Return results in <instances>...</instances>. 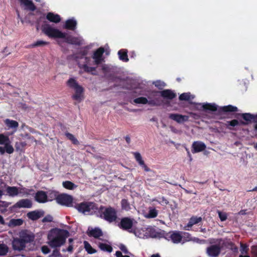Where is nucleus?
I'll return each mask as SVG.
<instances>
[{"instance_id": "6e6d98bb", "label": "nucleus", "mask_w": 257, "mask_h": 257, "mask_svg": "<svg viewBox=\"0 0 257 257\" xmlns=\"http://www.w3.org/2000/svg\"><path fill=\"white\" fill-rule=\"evenodd\" d=\"M61 255L60 251L58 249H55L53 250L51 256L53 257L60 256Z\"/></svg>"}, {"instance_id": "72a5a7b5", "label": "nucleus", "mask_w": 257, "mask_h": 257, "mask_svg": "<svg viewBox=\"0 0 257 257\" xmlns=\"http://www.w3.org/2000/svg\"><path fill=\"white\" fill-rule=\"evenodd\" d=\"M203 110L205 111L209 110L211 111H215L217 110V105L215 103H205L202 105Z\"/></svg>"}, {"instance_id": "e433bc0d", "label": "nucleus", "mask_w": 257, "mask_h": 257, "mask_svg": "<svg viewBox=\"0 0 257 257\" xmlns=\"http://www.w3.org/2000/svg\"><path fill=\"white\" fill-rule=\"evenodd\" d=\"M158 211L155 208H150L148 213L146 215L147 218H154L157 216Z\"/></svg>"}, {"instance_id": "864d4df0", "label": "nucleus", "mask_w": 257, "mask_h": 257, "mask_svg": "<svg viewBox=\"0 0 257 257\" xmlns=\"http://www.w3.org/2000/svg\"><path fill=\"white\" fill-rule=\"evenodd\" d=\"M119 249L125 254H131V252L128 251L126 247L123 244H120L119 246Z\"/></svg>"}, {"instance_id": "a878e982", "label": "nucleus", "mask_w": 257, "mask_h": 257, "mask_svg": "<svg viewBox=\"0 0 257 257\" xmlns=\"http://www.w3.org/2000/svg\"><path fill=\"white\" fill-rule=\"evenodd\" d=\"M46 18L49 22L56 24L61 21L60 16L58 14H56L52 12L48 13Z\"/></svg>"}, {"instance_id": "4c0bfd02", "label": "nucleus", "mask_w": 257, "mask_h": 257, "mask_svg": "<svg viewBox=\"0 0 257 257\" xmlns=\"http://www.w3.org/2000/svg\"><path fill=\"white\" fill-rule=\"evenodd\" d=\"M98 246L101 250L103 251H107L108 252H112L113 249L111 245L106 243H99L98 244Z\"/></svg>"}, {"instance_id": "c9c22d12", "label": "nucleus", "mask_w": 257, "mask_h": 257, "mask_svg": "<svg viewBox=\"0 0 257 257\" xmlns=\"http://www.w3.org/2000/svg\"><path fill=\"white\" fill-rule=\"evenodd\" d=\"M63 186L68 190H74L77 187V185L70 181H66L63 182Z\"/></svg>"}, {"instance_id": "aec40b11", "label": "nucleus", "mask_w": 257, "mask_h": 257, "mask_svg": "<svg viewBox=\"0 0 257 257\" xmlns=\"http://www.w3.org/2000/svg\"><path fill=\"white\" fill-rule=\"evenodd\" d=\"M63 39H64L65 42L69 44L75 45L79 46L82 44V40L80 38L71 36H67L66 33L65 38H63Z\"/></svg>"}, {"instance_id": "393cba45", "label": "nucleus", "mask_w": 257, "mask_h": 257, "mask_svg": "<svg viewBox=\"0 0 257 257\" xmlns=\"http://www.w3.org/2000/svg\"><path fill=\"white\" fill-rule=\"evenodd\" d=\"M87 234L89 236L93 237L95 238H98L103 235L102 230L98 227L89 230V231L87 232Z\"/></svg>"}, {"instance_id": "473e14b6", "label": "nucleus", "mask_w": 257, "mask_h": 257, "mask_svg": "<svg viewBox=\"0 0 257 257\" xmlns=\"http://www.w3.org/2000/svg\"><path fill=\"white\" fill-rule=\"evenodd\" d=\"M239 124H240V122H239L237 119H234L230 121H227L224 123V125L229 130H234V129L233 128V127L237 126Z\"/></svg>"}, {"instance_id": "6e6552de", "label": "nucleus", "mask_w": 257, "mask_h": 257, "mask_svg": "<svg viewBox=\"0 0 257 257\" xmlns=\"http://www.w3.org/2000/svg\"><path fill=\"white\" fill-rule=\"evenodd\" d=\"M56 200L57 203L66 207H73V197L67 194H60L57 196Z\"/></svg>"}, {"instance_id": "4be33fe9", "label": "nucleus", "mask_w": 257, "mask_h": 257, "mask_svg": "<svg viewBox=\"0 0 257 257\" xmlns=\"http://www.w3.org/2000/svg\"><path fill=\"white\" fill-rule=\"evenodd\" d=\"M35 200L39 203H45L48 201V195L44 191H38L35 196Z\"/></svg>"}, {"instance_id": "1a4fd4ad", "label": "nucleus", "mask_w": 257, "mask_h": 257, "mask_svg": "<svg viewBox=\"0 0 257 257\" xmlns=\"http://www.w3.org/2000/svg\"><path fill=\"white\" fill-rule=\"evenodd\" d=\"M10 144V141L9 137L3 134H0V145H4L6 152L11 154L14 152V149Z\"/></svg>"}, {"instance_id": "338daca9", "label": "nucleus", "mask_w": 257, "mask_h": 257, "mask_svg": "<svg viewBox=\"0 0 257 257\" xmlns=\"http://www.w3.org/2000/svg\"><path fill=\"white\" fill-rule=\"evenodd\" d=\"M73 249V245H72V244H70V245L68 246V247H67V250L68 252H72Z\"/></svg>"}, {"instance_id": "0eeeda50", "label": "nucleus", "mask_w": 257, "mask_h": 257, "mask_svg": "<svg viewBox=\"0 0 257 257\" xmlns=\"http://www.w3.org/2000/svg\"><path fill=\"white\" fill-rule=\"evenodd\" d=\"M168 241H171L175 244H178L181 242L183 239L181 232L179 231H172L166 232L164 231V237Z\"/></svg>"}, {"instance_id": "052dcab7", "label": "nucleus", "mask_w": 257, "mask_h": 257, "mask_svg": "<svg viewBox=\"0 0 257 257\" xmlns=\"http://www.w3.org/2000/svg\"><path fill=\"white\" fill-rule=\"evenodd\" d=\"M28 189L26 188H21L19 189V194H26L28 195L29 192L28 191Z\"/></svg>"}, {"instance_id": "7c9ffc66", "label": "nucleus", "mask_w": 257, "mask_h": 257, "mask_svg": "<svg viewBox=\"0 0 257 257\" xmlns=\"http://www.w3.org/2000/svg\"><path fill=\"white\" fill-rule=\"evenodd\" d=\"M6 191L8 194L12 197L17 196L19 194V188L16 186H8Z\"/></svg>"}, {"instance_id": "dca6fc26", "label": "nucleus", "mask_w": 257, "mask_h": 257, "mask_svg": "<svg viewBox=\"0 0 257 257\" xmlns=\"http://www.w3.org/2000/svg\"><path fill=\"white\" fill-rule=\"evenodd\" d=\"M206 146L205 144L201 141H195L192 145L191 152L195 154L202 152L205 150Z\"/></svg>"}, {"instance_id": "f3484780", "label": "nucleus", "mask_w": 257, "mask_h": 257, "mask_svg": "<svg viewBox=\"0 0 257 257\" xmlns=\"http://www.w3.org/2000/svg\"><path fill=\"white\" fill-rule=\"evenodd\" d=\"M135 158L136 161L138 162L139 165L144 169V171L146 172H153L151 169H150L145 163L144 161L143 160L141 155L139 152H134L133 153Z\"/></svg>"}, {"instance_id": "b1692460", "label": "nucleus", "mask_w": 257, "mask_h": 257, "mask_svg": "<svg viewBox=\"0 0 257 257\" xmlns=\"http://www.w3.org/2000/svg\"><path fill=\"white\" fill-rule=\"evenodd\" d=\"M147 233L152 238H163L164 231L163 230L161 232L157 231L156 230L153 228H148Z\"/></svg>"}, {"instance_id": "de8ad7c7", "label": "nucleus", "mask_w": 257, "mask_h": 257, "mask_svg": "<svg viewBox=\"0 0 257 257\" xmlns=\"http://www.w3.org/2000/svg\"><path fill=\"white\" fill-rule=\"evenodd\" d=\"M49 44V42L44 41L42 40H38L35 43L33 44L31 46L32 47H39V46H42L44 45H47Z\"/></svg>"}, {"instance_id": "5701e85b", "label": "nucleus", "mask_w": 257, "mask_h": 257, "mask_svg": "<svg viewBox=\"0 0 257 257\" xmlns=\"http://www.w3.org/2000/svg\"><path fill=\"white\" fill-rule=\"evenodd\" d=\"M201 217H197L196 216H192L187 223V224L184 227V229L186 230H190L192 226L202 221Z\"/></svg>"}, {"instance_id": "f704fd0d", "label": "nucleus", "mask_w": 257, "mask_h": 257, "mask_svg": "<svg viewBox=\"0 0 257 257\" xmlns=\"http://www.w3.org/2000/svg\"><path fill=\"white\" fill-rule=\"evenodd\" d=\"M23 223L22 219H12L10 220L8 225L11 227L20 226Z\"/></svg>"}, {"instance_id": "bf43d9fd", "label": "nucleus", "mask_w": 257, "mask_h": 257, "mask_svg": "<svg viewBox=\"0 0 257 257\" xmlns=\"http://www.w3.org/2000/svg\"><path fill=\"white\" fill-rule=\"evenodd\" d=\"M102 70L103 72L106 74L110 70V68L106 65H103L102 66Z\"/></svg>"}, {"instance_id": "f257e3e1", "label": "nucleus", "mask_w": 257, "mask_h": 257, "mask_svg": "<svg viewBox=\"0 0 257 257\" xmlns=\"http://www.w3.org/2000/svg\"><path fill=\"white\" fill-rule=\"evenodd\" d=\"M68 231L57 228L52 229L48 234L49 244L52 247H60L65 244L69 236Z\"/></svg>"}, {"instance_id": "49530a36", "label": "nucleus", "mask_w": 257, "mask_h": 257, "mask_svg": "<svg viewBox=\"0 0 257 257\" xmlns=\"http://www.w3.org/2000/svg\"><path fill=\"white\" fill-rule=\"evenodd\" d=\"M190 93H183L180 95L179 99L181 101H188L190 99Z\"/></svg>"}, {"instance_id": "603ef678", "label": "nucleus", "mask_w": 257, "mask_h": 257, "mask_svg": "<svg viewBox=\"0 0 257 257\" xmlns=\"http://www.w3.org/2000/svg\"><path fill=\"white\" fill-rule=\"evenodd\" d=\"M219 217L221 221H224L227 219V215L225 213L218 211Z\"/></svg>"}, {"instance_id": "79ce46f5", "label": "nucleus", "mask_w": 257, "mask_h": 257, "mask_svg": "<svg viewBox=\"0 0 257 257\" xmlns=\"http://www.w3.org/2000/svg\"><path fill=\"white\" fill-rule=\"evenodd\" d=\"M121 209L128 211L131 209L130 204L128 200L125 199H122L121 201Z\"/></svg>"}, {"instance_id": "cd10ccee", "label": "nucleus", "mask_w": 257, "mask_h": 257, "mask_svg": "<svg viewBox=\"0 0 257 257\" xmlns=\"http://www.w3.org/2000/svg\"><path fill=\"white\" fill-rule=\"evenodd\" d=\"M77 22L74 19H70L66 21L64 28L67 30L75 31L76 29Z\"/></svg>"}, {"instance_id": "2f4dec72", "label": "nucleus", "mask_w": 257, "mask_h": 257, "mask_svg": "<svg viewBox=\"0 0 257 257\" xmlns=\"http://www.w3.org/2000/svg\"><path fill=\"white\" fill-rule=\"evenodd\" d=\"M119 59L125 62L128 61L127 50L126 49H121L118 52Z\"/></svg>"}, {"instance_id": "a19ab883", "label": "nucleus", "mask_w": 257, "mask_h": 257, "mask_svg": "<svg viewBox=\"0 0 257 257\" xmlns=\"http://www.w3.org/2000/svg\"><path fill=\"white\" fill-rule=\"evenodd\" d=\"M85 72L87 73H91L92 75H95V73H93V71L96 70V68L93 67H89L87 64H83L81 67Z\"/></svg>"}, {"instance_id": "7ed1b4c3", "label": "nucleus", "mask_w": 257, "mask_h": 257, "mask_svg": "<svg viewBox=\"0 0 257 257\" xmlns=\"http://www.w3.org/2000/svg\"><path fill=\"white\" fill-rule=\"evenodd\" d=\"M67 85L70 88L75 90V94L72 96L73 100H77L79 102L83 99L84 88L80 85L77 81L73 78H69L66 82Z\"/></svg>"}, {"instance_id": "423d86ee", "label": "nucleus", "mask_w": 257, "mask_h": 257, "mask_svg": "<svg viewBox=\"0 0 257 257\" xmlns=\"http://www.w3.org/2000/svg\"><path fill=\"white\" fill-rule=\"evenodd\" d=\"M135 223L137 221L134 219L128 217H122L118 224V226L123 230H126L129 232H133L132 228Z\"/></svg>"}, {"instance_id": "6ab92c4d", "label": "nucleus", "mask_w": 257, "mask_h": 257, "mask_svg": "<svg viewBox=\"0 0 257 257\" xmlns=\"http://www.w3.org/2000/svg\"><path fill=\"white\" fill-rule=\"evenodd\" d=\"M32 203L30 200L28 199H23L20 200L16 203H15L13 207V208H30L32 207Z\"/></svg>"}, {"instance_id": "ea45409f", "label": "nucleus", "mask_w": 257, "mask_h": 257, "mask_svg": "<svg viewBox=\"0 0 257 257\" xmlns=\"http://www.w3.org/2000/svg\"><path fill=\"white\" fill-rule=\"evenodd\" d=\"M84 248L88 253L92 254L96 252V250L92 247V246L88 241H84Z\"/></svg>"}, {"instance_id": "8fccbe9b", "label": "nucleus", "mask_w": 257, "mask_h": 257, "mask_svg": "<svg viewBox=\"0 0 257 257\" xmlns=\"http://www.w3.org/2000/svg\"><path fill=\"white\" fill-rule=\"evenodd\" d=\"M249 248L246 244L240 243V252L242 254L247 253Z\"/></svg>"}, {"instance_id": "39448f33", "label": "nucleus", "mask_w": 257, "mask_h": 257, "mask_svg": "<svg viewBox=\"0 0 257 257\" xmlns=\"http://www.w3.org/2000/svg\"><path fill=\"white\" fill-rule=\"evenodd\" d=\"M79 212L85 213L91 210L96 211L98 209L97 205L93 202H82L76 203L73 206Z\"/></svg>"}, {"instance_id": "2eb2a0df", "label": "nucleus", "mask_w": 257, "mask_h": 257, "mask_svg": "<svg viewBox=\"0 0 257 257\" xmlns=\"http://www.w3.org/2000/svg\"><path fill=\"white\" fill-rule=\"evenodd\" d=\"M169 118L178 123H182L189 120V117L188 115H182L178 113H170Z\"/></svg>"}, {"instance_id": "412c9836", "label": "nucleus", "mask_w": 257, "mask_h": 257, "mask_svg": "<svg viewBox=\"0 0 257 257\" xmlns=\"http://www.w3.org/2000/svg\"><path fill=\"white\" fill-rule=\"evenodd\" d=\"M19 238L26 245L27 243L32 242L34 239V235L28 233L26 231H22L20 233Z\"/></svg>"}, {"instance_id": "58836bf2", "label": "nucleus", "mask_w": 257, "mask_h": 257, "mask_svg": "<svg viewBox=\"0 0 257 257\" xmlns=\"http://www.w3.org/2000/svg\"><path fill=\"white\" fill-rule=\"evenodd\" d=\"M65 135L67 139L70 140L74 145H78L79 144V141L72 134L66 132Z\"/></svg>"}, {"instance_id": "69168bd1", "label": "nucleus", "mask_w": 257, "mask_h": 257, "mask_svg": "<svg viewBox=\"0 0 257 257\" xmlns=\"http://www.w3.org/2000/svg\"><path fill=\"white\" fill-rule=\"evenodd\" d=\"M0 202L2 203V204H1V206H4L5 207H8L9 205L10 204V203L5 201H0Z\"/></svg>"}, {"instance_id": "09e8293b", "label": "nucleus", "mask_w": 257, "mask_h": 257, "mask_svg": "<svg viewBox=\"0 0 257 257\" xmlns=\"http://www.w3.org/2000/svg\"><path fill=\"white\" fill-rule=\"evenodd\" d=\"M182 236H183V238L185 241H189L192 240V237L191 234L186 232H181Z\"/></svg>"}, {"instance_id": "f8f14e48", "label": "nucleus", "mask_w": 257, "mask_h": 257, "mask_svg": "<svg viewBox=\"0 0 257 257\" xmlns=\"http://www.w3.org/2000/svg\"><path fill=\"white\" fill-rule=\"evenodd\" d=\"M18 2L24 10L34 12L37 9L36 6L32 0H18Z\"/></svg>"}, {"instance_id": "c03bdc74", "label": "nucleus", "mask_w": 257, "mask_h": 257, "mask_svg": "<svg viewBox=\"0 0 257 257\" xmlns=\"http://www.w3.org/2000/svg\"><path fill=\"white\" fill-rule=\"evenodd\" d=\"M148 102V100L147 98L144 97H140L137 98H135L134 100V102L136 104H147Z\"/></svg>"}, {"instance_id": "ddd939ff", "label": "nucleus", "mask_w": 257, "mask_h": 257, "mask_svg": "<svg viewBox=\"0 0 257 257\" xmlns=\"http://www.w3.org/2000/svg\"><path fill=\"white\" fill-rule=\"evenodd\" d=\"M12 246L14 250L21 251L25 249L26 245L19 237H14L12 242Z\"/></svg>"}, {"instance_id": "13d9d810", "label": "nucleus", "mask_w": 257, "mask_h": 257, "mask_svg": "<svg viewBox=\"0 0 257 257\" xmlns=\"http://www.w3.org/2000/svg\"><path fill=\"white\" fill-rule=\"evenodd\" d=\"M251 252L252 254L254 256H257V245H252L251 247Z\"/></svg>"}, {"instance_id": "3c124183", "label": "nucleus", "mask_w": 257, "mask_h": 257, "mask_svg": "<svg viewBox=\"0 0 257 257\" xmlns=\"http://www.w3.org/2000/svg\"><path fill=\"white\" fill-rule=\"evenodd\" d=\"M154 201L158 202L162 205H167L169 203V201L163 196L160 198V200L154 199Z\"/></svg>"}, {"instance_id": "680f3d73", "label": "nucleus", "mask_w": 257, "mask_h": 257, "mask_svg": "<svg viewBox=\"0 0 257 257\" xmlns=\"http://www.w3.org/2000/svg\"><path fill=\"white\" fill-rule=\"evenodd\" d=\"M58 195L57 194V192H51L49 194L48 197H50L51 198L50 200H53V198L56 199V197Z\"/></svg>"}, {"instance_id": "5fc2aeb1", "label": "nucleus", "mask_w": 257, "mask_h": 257, "mask_svg": "<svg viewBox=\"0 0 257 257\" xmlns=\"http://www.w3.org/2000/svg\"><path fill=\"white\" fill-rule=\"evenodd\" d=\"M53 220V217L50 215H48L44 217L42 219L43 222H52Z\"/></svg>"}, {"instance_id": "774afa93", "label": "nucleus", "mask_w": 257, "mask_h": 257, "mask_svg": "<svg viewBox=\"0 0 257 257\" xmlns=\"http://www.w3.org/2000/svg\"><path fill=\"white\" fill-rule=\"evenodd\" d=\"M115 255L116 257H122V254L120 251H116L115 252Z\"/></svg>"}, {"instance_id": "a18cd8bd", "label": "nucleus", "mask_w": 257, "mask_h": 257, "mask_svg": "<svg viewBox=\"0 0 257 257\" xmlns=\"http://www.w3.org/2000/svg\"><path fill=\"white\" fill-rule=\"evenodd\" d=\"M9 251V247L5 244H0V255H6Z\"/></svg>"}, {"instance_id": "c756f323", "label": "nucleus", "mask_w": 257, "mask_h": 257, "mask_svg": "<svg viewBox=\"0 0 257 257\" xmlns=\"http://www.w3.org/2000/svg\"><path fill=\"white\" fill-rule=\"evenodd\" d=\"M5 124L9 128L14 129L15 131L19 126V123L14 120L7 118L4 121Z\"/></svg>"}, {"instance_id": "bb28decb", "label": "nucleus", "mask_w": 257, "mask_h": 257, "mask_svg": "<svg viewBox=\"0 0 257 257\" xmlns=\"http://www.w3.org/2000/svg\"><path fill=\"white\" fill-rule=\"evenodd\" d=\"M238 111V108L237 107L233 106L232 105H228L222 107H220L218 111L219 113L221 112H236Z\"/></svg>"}, {"instance_id": "c85d7f7f", "label": "nucleus", "mask_w": 257, "mask_h": 257, "mask_svg": "<svg viewBox=\"0 0 257 257\" xmlns=\"http://www.w3.org/2000/svg\"><path fill=\"white\" fill-rule=\"evenodd\" d=\"M43 212L35 210L28 212L27 213V217L30 219L35 221L43 216Z\"/></svg>"}, {"instance_id": "a211bd4d", "label": "nucleus", "mask_w": 257, "mask_h": 257, "mask_svg": "<svg viewBox=\"0 0 257 257\" xmlns=\"http://www.w3.org/2000/svg\"><path fill=\"white\" fill-rule=\"evenodd\" d=\"M155 93H159L164 99L172 100L176 97V94L171 89H165L161 91H154Z\"/></svg>"}, {"instance_id": "37998d69", "label": "nucleus", "mask_w": 257, "mask_h": 257, "mask_svg": "<svg viewBox=\"0 0 257 257\" xmlns=\"http://www.w3.org/2000/svg\"><path fill=\"white\" fill-rule=\"evenodd\" d=\"M88 52V47L87 46L83 48L78 53L81 56H76V58L82 59L84 56H86Z\"/></svg>"}, {"instance_id": "9d476101", "label": "nucleus", "mask_w": 257, "mask_h": 257, "mask_svg": "<svg viewBox=\"0 0 257 257\" xmlns=\"http://www.w3.org/2000/svg\"><path fill=\"white\" fill-rule=\"evenodd\" d=\"M240 115L242 118L245 120V121H240V124L241 125H247L251 121L256 123L257 120L255 119V115L251 114L250 113H237L235 117H237V116Z\"/></svg>"}, {"instance_id": "9b49d317", "label": "nucleus", "mask_w": 257, "mask_h": 257, "mask_svg": "<svg viewBox=\"0 0 257 257\" xmlns=\"http://www.w3.org/2000/svg\"><path fill=\"white\" fill-rule=\"evenodd\" d=\"M221 247L218 244L210 245L206 248V254L209 257H217L221 252Z\"/></svg>"}, {"instance_id": "4468645a", "label": "nucleus", "mask_w": 257, "mask_h": 257, "mask_svg": "<svg viewBox=\"0 0 257 257\" xmlns=\"http://www.w3.org/2000/svg\"><path fill=\"white\" fill-rule=\"evenodd\" d=\"M104 52V49L102 47H100L97 49L93 53L92 58L94 60V64L95 65H99L103 61L102 57L103 54Z\"/></svg>"}, {"instance_id": "f03ea898", "label": "nucleus", "mask_w": 257, "mask_h": 257, "mask_svg": "<svg viewBox=\"0 0 257 257\" xmlns=\"http://www.w3.org/2000/svg\"><path fill=\"white\" fill-rule=\"evenodd\" d=\"M97 210L99 213L98 216L109 223L115 222L117 219V211L112 207L101 205Z\"/></svg>"}, {"instance_id": "e2e57ef3", "label": "nucleus", "mask_w": 257, "mask_h": 257, "mask_svg": "<svg viewBox=\"0 0 257 257\" xmlns=\"http://www.w3.org/2000/svg\"><path fill=\"white\" fill-rule=\"evenodd\" d=\"M149 105H152V106H157L159 105L160 104L156 102V101L155 100H148V102L147 103Z\"/></svg>"}, {"instance_id": "20e7f679", "label": "nucleus", "mask_w": 257, "mask_h": 257, "mask_svg": "<svg viewBox=\"0 0 257 257\" xmlns=\"http://www.w3.org/2000/svg\"><path fill=\"white\" fill-rule=\"evenodd\" d=\"M42 32L51 38H65V33H63L57 29L53 28L49 24L44 23L42 26Z\"/></svg>"}, {"instance_id": "4d7b16f0", "label": "nucleus", "mask_w": 257, "mask_h": 257, "mask_svg": "<svg viewBox=\"0 0 257 257\" xmlns=\"http://www.w3.org/2000/svg\"><path fill=\"white\" fill-rule=\"evenodd\" d=\"M41 250L44 254H47L50 252V248L47 245L42 246Z\"/></svg>"}, {"instance_id": "0e129e2a", "label": "nucleus", "mask_w": 257, "mask_h": 257, "mask_svg": "<svg viewBox=\"0 0 257 257\" xmlns=\"http://www.w3.org/2000/svg\"><path fill=\"white\" fill-rule=\"evenodd\" d=\"M155 85L156 87L159 88V89H161V87L162 86H164V85H162L161 82L160 81H157L155 83Z\"/></svg>"}]
</instances>
